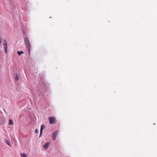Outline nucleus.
Instances as JSON below:
<instances>
[{
    "instance_id": "nucleus-3",
    "label": "nucleus",
    "mask_w": 157,
    "mask_h": 157,
    "mask_svg": "<svg viewBox=\"0 0 157 157\" xmlns=\"http://www.w3.org/2000/svg\"><path fill=\"white\" fill-rule=\"evenodd\" d=\"M4 44H3V47L4 48V49L6 53H7V42L5 40L4 41Z\"/></svg>"
},
{
    "instance_id": "nucleus-12",
    "label": "nucleus",
    "mask_w": 157,
    "mask_h": 157,
    "mask_svg": "<svg viewBox=\"0 0 157 157\" xmlns=\"http://www.w3.org/2000/svg\"><path fill=\"white\" fill-rule=\"evenodd\" d=\"M35 132L37 134L38 133V129H36L35 131Z\"/></svg>"
},
{
    "instance_id": "nucleus-8",
    "label": "nucleus",
    "mask_w": 157,
    "mask_h": 157,
    "mask_svg": "<svg viewBox=\"0 0 157 157\" xmlns=\"http://www.w3.org/2000/svg\"><path fill=\"white\" fill-rule=\"evenodd\" d=\"M17 54L19 55L20 56L21 54H23L24 52L22 51H18L17 52Z\"/></svg>"
},
{
    "instance_id": "nucleus-9",
    "label": "nucleus",
    "mask_w": 157,
    "mask_h": 157,
    "mask_svg": "<svg viewBox=\"0 0 157 157\" xmlns=\"http://www.w3.org/2000/svg\"><path fill=\"white\" fill-rule=\"evenodd\" d=\"M15 78L16 80H19V76L18 74H17L15 76Z\"/></svg>"
},
{
    "instance_id": "nucleus-1",
    "label": "nucleus",
    "mask_w": 157,
    "mask_h": 157,
    "mask_svg": "<svg viewBox=\"0 0 157 157\" xmlns=\"http://www.w3.org/2000/svg\"><path fill=\"white\" fill-rule=\"evenodd\" d=\"M25 41L28 50L29 51V53H30L31 51V45L28 38L27 37L25 38Z\"/></svg>"
},
{
    "instance_id": "nucleus-5",
    "label": "nucleus",
    "mask_w": 157,
    "mask_h": 157,
    "mask_svg": "<svg viewBox=\"0 0 157 157\" xmlns=\"http://www.w3.org/2000/svg\"><path fill=\"white\" fill-rule=\"evenodd\" d=\"M45 126L43 124H42L41 126L40 130V134L39 137H40L41 136V135L42 133V131L44 128Z\"/></svg>"
},
{
    "instance_id": "nucleus-4",
    "label": "nucleus",
    "mask_w": 157,
    "mask_h": 157,
    "mask_svg": "<svg viewBox=\"0 0 157 157\" xmlns=\"http://www.w3.org/2000/svg\"><path fill=\"white\" fill-rule=\"evenodd\" d=\"M58 134V131H56L54 132L53 133L52 139L53 140H54Z\"/></svg>"
},
{
    "instance_id": "nucleus-7",
    "label": "nucleus",
    "mask_w": 157,
    "mask_h": 157,
    "mask_svg": "<svg viewBox=\"0 0 157 157\" xmlns=\"http://www.w3.org/2000/svg\"><path fill=\"white\" fill-rule=\"evenodd\" d=\"M21 157H27V155L24 153H22L21 154Z\"/></svg>"
},
{
    "instance_id": "nucleus-10",
    "label": "nucleus",
    "mask_w": 157,
    "mask_h": 157,
    "mask_svg": "<svg viewBox=\"0 0 157 157\" xmlns=\"http://www.w3.org/2000/svg\"><path fill=\"white\" fill-rule=\"evenodd\" d=\"M13 122L12 121L11 119H10L9 124V125H13Z\"/></svg>"
},
{
    "instance_id": "nucleus-2",
    "label": "nucleus",
    "mask_w": 157,
    "mask_h": 157,
    "mask_svg": "<svg viewBox=\"0 0 157 157\" xmlns=\"http://www.w3.org/2000/svg\"><path fill=\"white\" fill-rule=\"evenodd\" d=\"M49 122L51 124H53L56 122V120L54 117H49Z\"/></svg>"
},
{
    "instance_id": "nucleus-11",
    "label": "nucleus",
    "mask_w": 157,
    "mask_h": 157,
    "mask_svg": "<svg viewBox=\"0 0 157 157\" xmlns=\"http://www.w3.org/2000/svg\"><path fill=\"white\" fill-rule=\"evenodd\" d=\"M5 142L7 144L10 146V143L6 140H5Z\"/></svg>"
},
{
    "instance_id": "nucleus-6",
    "label": "nucleus",
    "mask_w": 157,
    "mask_h": 157,
    "mask_svg": "<svg viewBox=\"0 0 157 157\" xmlns=\"http://www.w3.org/2000/svg\"><path fill=\"white\" fill-rule=\"evenodd\" d=\"M49 145V144L48 143H46L44 146L43 147L46 150L48 148V146Z\"/></svg>"
}]
</instances>
